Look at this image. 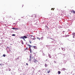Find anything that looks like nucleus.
<instances>
[{"label": "nucleus", "mask_w": 75, "mask_h": 75, "mask_svg": "<svg viewBox=\"0 0 75 75\" xmlns=\"http://www.w3.org/2000/svg\"><path fill=\"white\" fill-rule=\"evenodd\" d=\"M33 47L35 49H37V47L36 46H33Z\"/></svg>", "instance_id": "7"}, {"label": "nucleus", "mask_w": 75, "mask_h": 75, "mask_svg": "<svg viewBox=\"0 0 75 75\" xmlns=\"http://www.w3.org/2000/svg\"><path fill=\"white\" fill-rule=\"evenodd\" d=\"M72 34H73V35H75V33H73Z\"/></svg>", "instance_id": "19"}, {"label": "nucleus", "mask_w": 75, "mask_h": 75, "mask_svg": "<svg viewBox=\"0 0 75 75\" xmlns=\"http://www.w3.org/2000/svg\"><path fill=\"white\" fill-rule=\"evenodd\" d=\"M25 50H28V47H26L25 49Z\"/></svg>", "instance_id": "12"}, {"label": "nucleus", "mask_w": 75, "mask_h": 75, "mask_svg": "<svg viewBox=\"0 0 75 75\" xmlns=\"http://www.w3.org/2000/svg\"><path fill=\"white\" fill-rule=\"evenodd\" d=\"M70 12L71 13H73V14H75V11L74 10H71V11H70Z\"/></svg>", "instance_id": "2"}, {"label": "nucleus", "mask_w": 75, "mask_h": 75, "mask_svg": "<svg viewBox=\"0 0 75 75\" xmlns=\"http://www.w3.org/2000/svg\"><path fill=\"white\" fill-rule=\"evenodd\" d=\"M37 39H39V40H41V39L40 38H39L38 37H37Z\"/></svg>", "instance_id": "14"}, {"label": "nucleus", "mask_w": 75, "mask_h": 75, "mask_svg": "<svg viewBox=\"0 0 75 75\" xmlns=\"http://www.w3.org/2000/svg\"><path fill=\"white\" fill-rule=\"evenodd\" d=\"M12 36H15V34H13L12 35Z\"/></svg>", "instance_id": "21"}, {"label": "nucleus", "mask_w": 75, "mask_h": 75, "mask_svg": "<svg viewBox=\"0 0 75 75\" xmlns=\"http://www.w3.org/2000/svg\"><path fill=\"white\" fill-rule=\"evenodd\" d=\"M30 59L31 58H34V57L33 56L32 54H30Z\"/></svg>", "instance_id": "3"}, {"label": "nucleus", "mask_w": 75, "mask_h": 75, "mask_svg": "<svg viewBox=\"0 0 75 75\" xmlns=\"http://www.w3.org/2000/svg\"><path fill=\"white\" fill-rule=\"evenodd\" d=\"M66 69L65 68H63L62 69V71H65Z\"/></svg>", "instance_id": "9"}, {"label": "nucleus", "mask_w": 75, "mask_h": 75, "mask_svg": "<svg viewBox=\"0 0 75 75\" xmlns=\"http://www.w3.org/2000/svg\"><path fill=\"white\" fill-rule=\"evenodd\" d=\"M3 56L4 57H6V55H5V54H3Z\"/></svg>", "instance_id": "17"}, {"label": "nucleus", "mask_w": 75, "mask_h": 75, "mask_svg": "<svg viewBox=\"0 0 75 75\" xmlns=\"http://www.w3.org/2000/svg\"><path fill=\"white\" fill-rule=\"evenodd\" d=\"M33 40H35V39H36L35 38H33L32 39Z\"/></svg>", "instance_id": "18"}, {"label": "nucleus", "mask_w": 75, "mask_h": 75, "mask_svg": "<svg viewBox=\"0 0 75 75\" xmlns=\"http://www.w3.org/2000/svg\"><path fill=\"white\" fill-rule=\"evenodd\" d=\"M50 72V70H49L47 71V73L48 74H49Z\"/></svg>", "instance_id": "15"}, {"label": "nucleus", "mask_w": 75, "mask_h": 75, "mask_svg": "<svg viewBox=\"0 0 75 75\" xmlns=\"http://www.w3.org/2000/svg\"><path fill=\"white\" fill-rule=\"evenodd\" d=\"M54 9H55V8H52V9H51V10H52V9H53V10H54Z\"/></svg>", "instance_id": "16"}, {"label": "nucleus", "mask_w": 75, "mask_h": 75, "mask_svg": "<svg viewBox=\"0 0 75 75\" xmlns=\"http://www.w3.org/2000/svg\"><path fill=\"white\" fill-rule=\"evenodd\" d=\"M22 6V7H23L24 6V5H23Z\"/></svg>", "instance_id": "24"}, {"label": "nucleus", "mask_w": 75, "mask_h": 75, "mask_svg": "<svg viewBox=\"0 0 75 75\" xmlns=\"http://www.w3.org/2000/svg\"><path fill=\"white\" fill-rule=\"evenodd\" d=\"M30 36H31V37H32V35H30Z\"/></svg>", "instance_id": "27"}, {"label": "nucleus", "mask_w": 75, "mask_h": 75, "mask_svg": "<svg viewBox=\"0 0 75 75\" xmlns=\"http://www.w3.org/2000/svg\"><path fill=\"white\" fill-rule=\"evenodd\" d=\"M19 59V57H18L16 59Z\"/></svg>", "instance_id": "22"}, {"label": "nucleus", "mask_w": 75, "mask_h": 75, "mask_svg": "<svg viewBox=\"0 0 75 75\" xmlns=\"http://www.w3.org/2000/svg\"><path fill=\"white\" fill-rule=\"evenodd\" d=\"M26 65H28V63H26Z\"/></svg>", "instance_id": "23"}, {"label": "nucleus", "mask_w": 75, "mask_h": 75, "mask_svg": "<svg viewBox=\"0 0 75 75\" xmlns=\"http://www.w3.org/2000/svg\"><path fill=\"white\" fill-rule=\"evenodd\" d=\"M3 14H5V13H6V12H3Z\"/></svg>", "instance_id": "20"}, {"label": "nucleus", "mask_w": 75, "mask_h": 75, "mask_svg": "<svg viewBox=\"0 0 75 75\" xmlns=\"http://www.w3.org/2000/svg\"><path fill=\"white\" fill-rule=\"evenodd\" d=\"M21 38H22L25 40V38H27V36H21Z\"/></svg>", "instance_id": "1"}, {"label": "nucleus", "mask_w": 75, "mask_h": 75, "mask_svg": "<svg viewBox=\"0 0 75 75\" xmlns=\"http://www.w3.org/2000/svg\"><path fill=\"white\" fill-rule=\"evenodd\" d=\"M1 65V64H0V66Z\"/></svg>", "instance_id": "28"}, {"label": "nucleus", "mask_w": 75, "mask_h": 75, "mask_svg": "<svg viewBox=\"0 0 75 75\" xmlns=\"http://www.w3.org/2000/svg\"><path fill=\"white\" fill-rule=\"evenodd\" d=\"M30 44H32V42H31V40H29Z\"/></svg>", "instance_id": "11"}, {"label": "nucleus", "mask_w": 75, "mask_h": 75, "mask_svg": "<svg viewBox=\"0 0 75 75\" xmlns=\"http://www.w3.org/2000/svg\"><path fill=\"white\" fill-rule=\"evenodd\" d=\"M45 67H47V66H48V65L46 64L45 65Z\"/></svg>", "instance_id": "13"}, {"label": "nucleus", "mask_w": 75, "mask_h": 75, "mask_svg": "<svg viewBox=\"0 0 75 75\" xmlns=\"http://www.w3.org/2000/svg\"><path fill=\"white\" fill-rule=\"evenodd\" d=\"M33 62H35V63H36V62H37V60L35 59H33Z\"/></svg>", "instance_id": "4"}, {"label": "nucleus", "mask_w": 75, "mask_h": 75, "mask_svg": "<svg viewBox=\"0 0 75 75\" xmlns=\"http://www.w3.org/2000/svg\"><path fill=\"white\" fill-rule=\"evenodd\" d=\"M28 47H29V48H31V47H33L32 46H31V45H28Z\"/></svg>", "instance_id": "6"}, {"label": "nucleus", "mask_w": 75, "mask_h": 75, "mask_svg": "<svg viewBox=\"0 0 75 75\" xmlns=\"http://www.w3.org/2000/svg\"><path fill=\"white\" fill-rule=\"evenodd\" d=\"M30 61H31V58L30 59Z\"/></svg>", "instance_id": "25"}, {"label": "nucleus", "mask_w": 75, "mask_h": 75, "mask_svg": "<svg viewBox=\"0 0 75 75\" xmlns=\"http://www.w3.org/2000/svg\"><path fill=\"white\" fill-rule=\"evenodd\" d=\"M58 74H61V71H58Z\"/></svg>", "instance_id": "10"}, {"label": "nucleus", "mask_w": 75, "mask_h": 75, "mask_svg": "<svg viewBox=\"0 0 75 75\" xmlns=\"http://www.w3.org/2000/svg\"><path fill=\"white\" fill-rule=\"evenodd\" d=\"M64 32H64V31H63V33Z\"/></svg>", "instance_id": "30"}, {"label": "nucleus", "mask_w": 75, "mask_h": 75, "mask_svg": "<svg viewBox=\"0 0 75 75\" xmlns=\"http://www.w3.org/2000/svg\"><path fill=\"white\" fill-rule=\"evenodd\" d=\"M30 53H32V51L31 50V48L30 49Z\"/></svg>", "instance_id": "8"}, {"label": "nucleus", "mask_w": 75, "mask_h": 75, "mask_svg": "<svg viewBox=\"0 0 75 75\" xmlns=\"http://www.w3.org/2000/svg\"><path fill=\"white\" fill-rule=\"evenodd\" d=\"M73 38H74V36H73Z\"/></svg>", "instance_id": "26"}, {"label": "nucleus", "mask_w": 75, "mask_h": 75, "mask_svg": "<svg viewBox=\"0 0 75 75\" xmlns=\"http://www.w3.org/2000/svg\"><path fill=\"white\" fill-rule=\"evenodd\" d=\"M12 29H13V30H18V28H13Z\"/></svg>", "instance_id": "5"}, {"label": "nucleus", "mask_w": 75, "mask_h": 75, "mask_svg": "<svg viewBox=\"0 0 75 75\" xmlns=\"http://www.w3.org/2000/svg\"><path fill=\"white\" fill-rule=\"evenodd\" d=\"M10 51H11V50H10Z\"/></svg>", "instance_id": "29"}]
</instances>
